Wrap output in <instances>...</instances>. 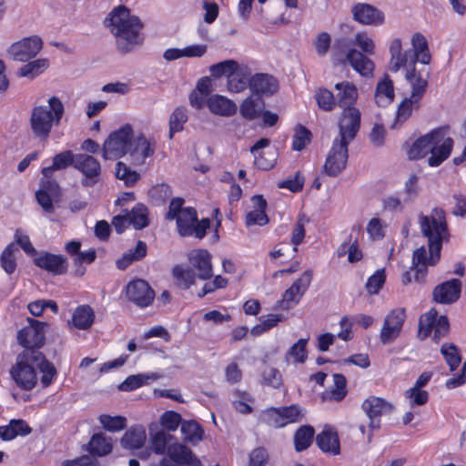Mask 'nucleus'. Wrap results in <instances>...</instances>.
Listing matches in <instances>:
<instances>
[{
    "instance_id": "f257e3e1",
    "label": "nucleus",
    "mask_w": 466,
    "mask_h": 466,
    "mask_svg": "<svg viewBox=\"0 0 466 466\" xmlns=\"http://www.w3.org/2000/svg\"><path fill=\"white\" fill-rule=\"evenodd\" d=\"M419 225L422 236L428 239L430 251L428 258L425 247L421 246L412 255L411 270L414 271L416 281L421 282L428 267L436 265L440 260L442 244L449 241L450 233L445 213L441 208H433L430 215L421 214L419 217Z\"/></svg>"
},
{
    "instance_id": "f03ea898",
    "label": "nucleus",
    "mask_w": 466,
    "mask_h": 466,
    "mask_svg": "<svg viewBox=\"0 0 466 466\" xmlns=\"http://www.w3.org/2000/svg\"><path fill=\"white\" fill-rule=\"evenodd\" d=\"M39 372L44 388L52 383L56 374L54 365L38 350H24L10 369L12 380L23 390H31L37 385Z\"/></svg>"
},
{
    "instance_id": "7ed1b4c3",
    "label": "nucleus",
    "mask_w": 466,
    "mask_h": 466,
    "mask_svg": "<svg viewBox=\"0 0 466 466\" xmlns=\"http://www.w3.org/2000/svg\"><path fill=\"white\" fill-rule=\"evenodd\" d=\"M108 25L116 37V47L120 53L127 54L143 43V24L127 7L115 8L110 13Z\"/></svg>"
},
{
    "instance_id": "20e7f679",
    "label": "nucleus",
    "mask_w": 466,
    "mask_h": 466,
    "mask_svg": "<svg viewBox=\"0 0 466 466\" xmlns=\"http://www.w3.org/2000/svg\"><path fill=\"white\" fill-rule=\"evenodd\" d=\"M452 146L453 141L447 137L446 130L437 128L419 137L408 149L407 155L410 159H420L431 153L428 164L438 167L449 157Z\"/></svg>"
},
{
    "instance_id": "39448f33",
    "label": "nucleus",
    "mask_w": 466,
    "mask_h": 466,
    "mask_svg": "<svg viewBox=\"0 0 466 466\" xmlns=\"http://www.w3.org/2000/svg\"><path fill=\"white\" fill-rule=\"evenodd\" d=\"M358 131L357 117L344 118L339 124V134L332 142L324 164L325 174L329 177H337L345 169L349 157L348 146L353 141Z\"/></svg>"
},
{
    "instance_id": "423d86ee",
    "label": "nucleus",
    "mask_w": 466,
    "mask_h": 466,
    "mask_svg": "<svg viewBox=\"0 0 466 466\" xmlns=\"http://www.w3.org/2000/svg\"><path fill=\"white\" fill-rule=\"evenodd\" d=\"M184 199L181 198H172L167 213L168 220L176 219L177 230L180 236H195L203 238L207 229L210 226L208 218L198 220V215L192 208H183Z\"/></svg>"
},
{
    "instance_id": "0eeeda50",
    "label": "nucleus",
    "mask_w": 466,
    "mask_h": 466,
    "mask_svg": "<svg viewBox=\"0 0 466 466\" xmlns=\"http://www.w3.org/2000/svg\"><path fill=\"white\" fill-rule=\"evenodd\" d=\"M64 105L57 96H51L47 105L35 106L32 108L29 124L33 135L46 140L54 127L58 125L64 115Z\"/></svg>"
},
{
    "instance_id": "6e6552de",
    "label": "nucleus",
    "mask_w": 466,
    "mask_h": 466,
    "mask_svg": "<svg viewBox=\"0 0 466 466\" xmlns=\"http://www.w3.org/2000/svg\"><path fill=\"white\" fill-rule=\"evenodd\" d=\"M352 44L360 51L355 48L349 49L346 53V60L360 76H372L375 66L367 56L375 54L376 45L373 38L366 31H360L355 34Z\"/></svg>"
},
{
    "instance_id": "1a4fd4ad",
    "label": "nucleus",
    "mask_w": 466,
    "mask_h": 466,
    "mask_svg": "<svg viewBox=\"0 0 466 466\" xmlns=\"http://www.w3.org/2000/svg\"><path fill=\"white\" fill-rule=\"evenodd\" d=\"M136 133L130 124H125L109 134L102 147L105 159H118L127 156Z\"/></svg>"
},
{
    "instance_id": "9d476101",
    "label": "nucleus",
    "mask_w": 466,
    "mask_h": 466,
    "mask_svg": "<svg viewBox=\"0 0 466 466\" xmlns=\"http://www.w3.org/2000/svg\"><path fill=\"white\" fill-rule=\"evenodd\" d=\"M335 90L337 91L335 95L337 104L343 109L339 124L341 123L344 118L353 119V117H357V130H359L360 126V112L354 106L359 97L356 86L351 82L342 81L335 85Z\"/></svg>"
},
{
    "instance_id": "9b49d317",
    "label": "nucleus",
    "mask_w": 466,
    "mask_h": 466,
    "mask_svg": "<svg viewBox=\"0 0 466 466\" xmlns=\"http://www.w3.org/2000/svg\"><path fill=\"white\" fill-rule=\"evenodd\" d=\"M406 319L404 308L392 309L386 314L380 330V340L383 345L391 344L400 336Z\"/></svg>"
},
{
    "instance_id": "f8f14e48",
    "label": "nucleus",
    "mask_w": 466,
    "mask_h": 466,
    "mask_svg": "<svg viewBox=\"0 0 466 466\" xmlns=\"http://www.w3.org/2000/svg\"><path fill=\"white\" fill-rule=\"evenodd\" d=\"M28 325L22 328L17 333V341L25 350H34L43 346L46 338V322L31 318L27 319Z\"/></svg>"
},
{
    "instance_id": "ddd939ff",
    "label": "nucleus",
    "mask_w": 466,
    "mask_h": 466,
    "mask_svg": "<svg viewBox=\"0 0 466 466\" xmlns=\"http://www.w3.org/2000/svg\"><path fill=\"white\" fill-rule=\"evenodd\" d=\"M419 331L423 338L428 337L432 332L433 339L439 342L449 332L448 319L445 316L438 317L437 310L431 309L420 317Z\"/></svg>"
},
{
    "instance_id": "4468645a",
    "label": "nucleus",
    "mask_w": 466,
    "mask_h": 466,
    "mask_svg": "<svg viewBox=\"0 0 466 466\" xmlns=\"http://www.w3.org/2000/svg\"><path fill=\"white\" fill-rule=\"evenodd\" d=\"M43 48L38 35L24 37L13 43L7 49V56L14 61L27 62L35 58Z\"/></svg>"
},
{
    "instance_id": "2eb2a0df",
    "label": "nucleus",
    "mask_w": 466,
    "mask_h": 466,
    "mask_svg": "<svg viewBox=\"0 0 466 466\" xmlns=\"http://www.w3.org/2000/svg\"><path fill=\"white\" fill-rule=\"evenodd\" d=\"M362 410L370 420L368 440L370 441L374 430L380 427V417L391 411L392 406L379 397H370L362 403Z\"/></svg>"
},
{
    "instance_id": "dca6fc26",
    "label": "nucleus",
    "mask_w": 466,
    "mask_h": 466,
    "mask_svg": "<svg viewBox=\"0 0 466 466\" xmlns=\"http://www.w3.org/2000/svg\"><path fill=\"white\" fill-rule=\"evenodd\" d=\"M75 168L83 175L81 184L84 187H93L101 176V165L94 157L87 154H76Z\"/></svg>"
},
{
    "instance_id": "f3484780",
    "label": "nucleus",
    "mask_w": 466,
    "mask_h": 466,
    "mask_svg": "<svg viewBox=\"0 0 466 466\" xmlns=\"http://www.w3.org/2000/svg\"><path fill=\"white\" fill-rule=\"evenodd\" d=\"M155 151V139L146 137L143 133H137L127 156L133 165L143 166L147 163V158L153 157Z\"/></svg>"
},
{
    "instance_id": "a211bd4d",
    "label": "nucleus",
    "mask_w": 466,
    "mask_h": 466,
    "mask_svg": "<svg viewBox=\"0 0 466 466\" xmlns=\"http://www.w3.org/2000/svg\"><path fill=\"white\" fill-rule=\"evenodd\" d=\"M312 280V271H304L299 279H297L292 285L285 290L280 301L281 308L289 309L297 305L303 295L306 293Z\"/></svg>"
},
{
    "instance_id": "6ab92c4d",
    "label": "nucleus",
    "mask_w": 466,
    "mask_h": 466,
    "mask_svg": "<svg viewBox=\"0 0 466 466\" xmlns=\"http://www.w3.org/2000/svg\"><path fill=\"white\" fill-rule=\"evenodd\" d=\"M354 21L368 26H380L385 22V15L379 8L365 3L355 4L351 7Z\"/></svg>"
},
{
    "instance_id": "aec40b11",
    "label": "nucleus",
    "mask_w": 466,
    "mask_h": 466,
    "mask_svg": "<svg viewBox=\"0 0 466 466\" xmlns=\"http://www.w3.org/2000/svg\"><path fill=\"white\" fill-rule=\"evenodd\" d=\"M127 299L140 308L149 306L155 298V292L143 279H134L126 288Z\"/></svg>"
},
{
    "instance_id": "412c9836",
    "label": "nucleus",
    "mask_w": 466,
    "mask_h": 466,
    "mask_svg": "<svg viewBox=\"0 0 466 466\" xmlns=\"http://www.w3.org/2000/svg\"><path fill=\"white\" fill-rule=\"evenodd\" d=\"M279 88V81L272 75L257 73L250 78L249 89L256 96H270L276 94Z\"/></svg>"
},
{
    "instance_id": "4be33fe9",
    "label": "nucleus",
    "mask_w": 466,
    "mask_h": 466,
    "mask_svg": "<svg viewBox=\"0 0 466 466\" xmlns=\"http://www.w3.org/2000/svg\"><path fill=\"white\" fill-rule=\"evenodd\" d=\"M207 44H191L183 48H167L163 53V58L167 61H175L181 58H201L208 53Z\"/></svg>"
},
{
    "instance_id": "5701e85b",
    "label": "nucleus",
    "mask_w": 466,
    "mask_h": 466,
    "mask_svg": "<svg viewBox=\"0 0 466 466\" xmlns=\"http://www.w3.org/2000/svg\"><path fill=\"white\" fill-rule=\"evenodd\" d=\"M390 61L389 68L391 72H398L401 68H410L411 53L402 49V42L400 38H394L390 45Z\"/></svg>"
},
{
    "instance_id": "b1692460",
    "label": "nucleus",
    "mask_w": 466,
    "mask_h": 466,
    "mask_svg": "<svg viewBox=\"0 0 466 466\" xmlns=\"http://www.w3.org/2000/svg\"><path fill=\"white\" fill-rule=\"evenodd\" d=\"M189 261L198 271L200 279L207 280L213 275L211 254L206 249H195L189 254Z\"/></svg>"
},
{
    "instance_id": "393cba45",
    "label": "nucleus",
    "mask_w": 466,
    "mask_h": 466,
    "mask_svg": "<svg viewBox=\"0 0 466 466\" xmlns=\"http://www.w3.org/2000/svg\"><path fill=\"white\" fill-rule=\"evenodd\" d=\"M461 291V280L453 279L437 286L433 291V298L439 303L450 304L459 299Z\"/></svg>"
},
{
    "instance_id": "a878e982",
    "label": "nucleus",
    "mask_w": 466,
    "mask_h": 466,
    "mask_svg": "<svg viewBox=\"0 0 466 466\" xmlns=\"http://www.w3.org/2000/svg\"><path fill=\"white\" fill-rule=\"evenodd\" d=\"M170 461L180 466H201L200 461L183 444L175 442L167 447Z\"/></svg>"
},
{
    "instance_id": "bb28decb",
    "label": "nucleus",
    "mask_w": 466,
    "mask_h": 466,
    "mask_svg": "<svg viewBox=\"0 0 466 466\" xmlns=\"http://www.w3.org/2000/svg\"><path fill=\"white\" fill-rule=\"evenodd\" d=\"M316 442L323 452L332 455H338L340 452L338 432L330 426L323 428L322 431L317 435Z\"/></svg>"
},
{
    "instance_id": "cd10ccee",
    "label": "nucleus",
    "mask_w": 466,
    "mask_h": 466,
    "mask_svg": "<svg viewBox=\"0 0 466 466\" xmlns=\"http://www.w3.org/2000/svg\"><path fill=\"white\" fill-rule=\"evenodd\" d=\"M405 78L411 87L410 96L422 100L428 86V75L423 76L415 66H410L406 68Z\"/></svg>"
},
{
    "instance_id": "c85d7f7f",
    "label": "nucleus",
    "mask_w": 466,
    "mask_h": 466,
    "mask_svg": "<svg viewBox=\"0 0 466 466\" xmlns=\"http://www.w3.org/2000/svg\"><path fill=\"white\" fill-rule=\"evenodd\" d=\"M413 54L410 57V66H416L417 62L429 65L431 56L429 50L427 39L420 33H415L411 37Z\"/></svg>"
},
{
    "instance_id": "c756f323",
    "label": "nucleus",
    "mask_w": 466,
    "mask_h": 466,
    "mask_svg": "<svg viewBox=\"0 0 466 466\" xmlns=\"http://www.w3.org/2000/svg\"><path fill=\"white\" fill-rule=\"evenodd\" d=\"M250 68L244 64H241L238 69L228 78V90L231 93H240L247 87H249L251 78Z\"/></svg>"
},
{
    "instance_id": "7c9ffc66",
    "label": "nucleus",
    "mask_w": 466,
    "mask_h": 466,
    "mask_svg": "<svg viewBox=\"0 0 466 466\" xmlns=\"http://www.w3.org/2000/svg\"><path fill=\"white\" fill-rule=\"evenodd\" d=\"M420 103L421 100L414 96H409L405 97L398 106L391 127H400L411 116L413 111L420 107Z\"/></svg>"
},
{
    "instance_id": "2f4dec72",
    "label": "nucleus",
    "mask_w": 466,
    "mask_h": 466,
    "mask_svg": "<svg viewBox=\"0 0 466 466\" xmlns=\"http://www.w3.org/2000/svg\"><path fill=\"white\" fill-rule=\"evenodd\" d=\"M253 209L247 213L246 224L248 226L268 224V218L266 214L267 201L261 195L254 196L251 198Z\"/></svg>"
},
{
    "instance_id": "473e14b6",
    "label": "nucleus",
    "mask_w": 466,
    "mask_h": 466,
    "mask_svg": "<svg viewBox=\"0 0 466 466\" xmlns=\"http://www.w3.org/2000/svg\"><path fill=\"white\" fill-rule=\"evenodd\" d=\"M37 267L54 274H62L66 270V258L62 255L46 253L35 259Z\"/></svg>"
},
{
    "instance_id": "72a5a7b5",
    "label": "nucleus",
    "mask_w": 466,
    "mask_h": 466,
    "mask_svg": "<svg viewBox=\"0 0 466 466\" xmlns=\"http://www.w3.org/2000/svg\"><path fill=\"white\" fill-rule=\"evenodd\" d=\"M208 109L215 115L231 116L237 112V105L221 95H213L207 100Z\"/></svg>"
},
{
    "instance_id": "f704fd0d",
    "label": "nucleus",
    "mask_w": 466,
    "mask_h": 466,
    "mask_svg": "<svg viewBox=\"0 0 466 466\" xmlns=\"http://www.w3.org/2000/svg\"><path fill=\"white\" fill-rule=\"evenodd\" d=\"M32 432L31 427L24 420H11L7 425L0 426V439L9 441L17 436H27Z\"/></svg>"
},
{
    "instance_id": "c9c22d12",
    "label": "nucleus",
    "mask_w": 466,
    "mask_h": 466,
    "mask_svg": "<svg viewBox=\"0 0 466 466\" xmlns=\"http://www.w3.org/2000/svg\"><path fill=\"white\" fill-rule=\"evenodd\" d=\"M147 440L146 430L143 426H134L128 429L121 439L125 449L137 450L143 447Z\"/></svg>"
},
{
    "instance_id": "e433bc0d",
    "label": "nucleus",
    "mask_w": 466,
    "mask_h": 466,
    "mask_svg": "<svg viewBox=\"0 0 466 466\" xmlns=\"http://www.w3.org/2000/svg\"><path fill=\"white\" fill-rule=\"evenodd\" d=\"M394 96L393 82L389 76H384L377 84L375 90V102L380 106H386L393 101Z\"/></svg>"
},
{
    "instance_id": "4c0bfd02",
    "label": "nucleus",
    "mask_w": 466,
    "mask_h": 466,
    "mask_svg": "<svg viewBox=\"0 0 466 466\" xmlns=\"http://www.w3.org/2000/svg\"><path fill=\"white\" fill-rule=\"evenodd\" d=\"M76 154H73L71 150H66L59 154H56L53 158V164L49 167L42 168V174L46 178L52 176L56 170H61L66 168L69 166L75 167Z\"/></svg>"
},
{
    "instance_id": "58836bf2",
    "label": "nucleus",
    "mask_w": 466,
    "mask_h": 466,
    "mask_svg": "<svg viewBox=\"0 0 466 466\" xmlns=\"http://www.w3.org/2000/svg\"><path fill=\"white\" fill-rule=\"evenodd\" d=\"M160 378L161 375L155 372L130 375L120 384L119 390L123 391H131L144 385H147L150 381H155Z\"/></svg>"
},
{
    "instance_id": "ea45409f",
    "label": "nucleus",
    "mask_w": 466,
    "mask_h": 466,
    "mask_svg": "<svg viewBox=\"0 0 466 466\" xmlns=\"http://www.w3.org/2000/svg\"><path fill=\"white\" fill-rule=\"evenodd\" d=\"M49 67V61L47 58H37L29 60L25 65L21 66L17 71L19 77H25L34 79L42 75Z\"/></svg>"
},
{
    "instance_id": "a19ab883",
    "label": "nucleus",
    "mask_w": 466,
    "mask_h": 466,
    "mask_svg": "<svg viewBox=\"0 0 466 466\" xmlns=\"http://www.w3.org/2000/svg\"><path fill=\"white\" fill-rule=\"evenodd\" d=\"M95 314L88 305L78 306L73 312L71 323L78 329H86L94 322Z\"/></svg>"
},
{
    "instance_id": "79ce46f5",
    "label": "nucleus",
    "mask_w": 466,
    "mask_h": 466,
    "mask_svg": "<svg viewBox=\"0 0 466 466\" xmlns=\"http://www.w3.org/2000/svg\"><path fill=\"white\" fill-rule=\"evenodd\" d=\"M147 255V245L143 241H138L134 249H129L116 260V267L119 269H126L134 261L143 258Z\"/></svg>"
},
{
    "instance_id": "37998d69",
    "label": "nucleus",
    "mask_w": 466,
    "mask_h": 466,
    "mask_svg": "<svg viewBox=\"0 0 466 466\" xmlns=\"http://www.w3.org/2000/svg\"><path fill=\"white\" fill-rule=\"evenodd\" d=\"M333 388L322 394L323 400L340 401L347 395L346 378L342 374H333Z\"/></svg>"
},
{
    "instance_id": "c03bdc74",
    "label": "nucleus",
    "mask_w": 466,
    "mask_h": 466,
    "mask_svg": "<svg viewBox=\"0 0 466 466\" xmlns=\"http://www.w3.org/2000/svg\"><path fill=\"white\" fill-rule=\"evenodd\" d=\"M112 441L103 433L94 434L88 443V451L91 454L105 456L112 451Z\"/></svg>"
},
{
    "instance_id": "a18cd8bd",
    "label": "nucleus",
    "mask_w": 466,
    "mask_h": 466,
    "mask_svg": "<svg viewBox=\"0 0 466 466\" xmlns=\"http://www.w3.org/2000/svg\"><path fill=\"white\" fill-rule=\"evenodd\" d=\"M127 216L129 225L135 229H142L148 225V210L147 208L141 203L137 204L130 212L127 213Z\"/></svg>"
},
{
    "instance_id": "49530a36",
    "label": "nucleus",
    "mask_w": 466,
    "mask_h": 466,
    "mask_svg": "<svg viewBox=\"0 0 466 466\" xmlns=\"http://www.w3.org/2000/svg\"><path fill=\"white\" fill-rule=\"evenodd\" d=\"M181 434L185 441L198 443L203 438L202 428L195 421L186 420L181 423Z\"/></svg>"
},
{
    "instance_id": "de8ad7c7",
    "label": "nucleus",
    "mask_w": 466,
    "mask_h": 466,
    "mask_svg": "<svg viewBox=\"0 0 466 466\" xmlns=\"http://www.w3.org/2000/svg\"><path fill=\"white\" fill-rule=\"evenodd\" d=\"M315 431L311 426H301L294 435V445L297 451L308 449L312 443Z\"/></svg>"
},
{
    "instance_id": "09e8293b",
    "label": "nucleus",
    "mask_w": 466,
    "mask_h": 466,
    "mask_svg": "<svg viewBox=\"0 0 466 466\" xmlns=\"http://www.w3.org/2000/svg\"><path fill=\"white\" fill-rule=\"evenodd\" d=\"M16 252L17 248L15 246V244L10 243L5 247L0 256L1 267L5 271V273L9 275L13 274L16 269Z\"/></svg>"
},
{
    "instance_id": "8fccbe9b",
    "label": "nucleus",
    "mask_w": 466,
    "mask_h": 466,
    "mask_svg": "<svg viewBox=\"0 0 466 466\" xmlns=\"http://www.w3.org/2000/svg\"><path fill=\"white\" fill-rule=\"evenodd\" d=\"M187 121V109L183 106L177 107L169 117V137L172 138L175 133L182 131Z\"/></svg>"
},
{
    "instance_id": "3c124183",
    "label": "nucleus",
    "mask_w": 466,
    "mask_h": 466,
    "mask_svg": "<svg viewBox=\"0 0 466 466\" xmlns=\"http://www.w3.org/2000/svg\"><path fill=\"white\" fill-rule=\"evenodd\" d=\"M173 276L176 283L181 289H187L195 282V275L193 271L180 265H177L173 268Z\"/></svg>"
},
{
    "instance_id": "603ef678",
    "label": "nucleus",
    "mask_w": 466,
    "mask_h": 466,
    "mask_svg": "<svg viewBox=\"0 0 466 466\" xmlns=\"http://www.w3.org/2000/svg\"><path fill=\"white\" fill-rule=\"evenodd\" d=\"M237 61L233 59L225 60L215 65H212L209 68L210 74L214 77H221L226 76L228 78V76H231L240 66Z\"/></svg>"
},
{
    "instance_id": "864d4df0",
    "label": "nucleus",
    "mask_w": 466,
    "mask_h": 466,
    "mask_svg": "<svg viewBox=\"0 0 466 466\" xmlns=\"http://www.w3.org/2000/svg\"><path fill=\"white\" fill-rule=\"evenodd\" d=\"M386 281V273L384 268L377 269L371 276H370L365 284L367 292L370 295H378L383 288Z\"/></svg>"
},
{
    "instance_id": "5fc2aeb1",
    "label": "nucleus",
    "mask_w": 466,
    "mask_h": 466,
    "mask_svg": "<svg viewBox=\"0 0 466 466\" xmlns=\"http://www.w3.org/2000/svg\"><path fill=\"white\" fill-rule=\"evenodd\" d=\"M240 115L248 120H253L259 116L260 106H258V100L253 96L246 97L239 108Z\"/></svg>"
},
{
    "instance_id": "6e6d98bb",
    "label": "nucleus",
    "mask_w": 466,
    "mask_h": 466,
    "mask_svg": "<svg viewBox=\"0 0 466 466\" xmlns=\"http://www.w3.org/2000/svg\"><path fill=\"white\" fill-rule=\"evenodd\" d=\"M172 436L164 431H157L151 435L150 446L157 454H164L167 451V443L171 441Z\"/></svg>"
},
{
    "instance_id": "4d7b16f0",
    "label": "nucleus",
    "mask_w": 466,
    "mask_h": 466,
    "mask_svg": "<svg viewBox=\"0 0 466 466\" xmlns=\"http://www.w3.org/2000/svg\"><path fill=\"white\" fill-rule=\"evenodd\" d=\"M386 222L380 218H372L367 224L366 231L371 240H380L385 237Z\"/></svg>"
},
{
    "instance_id": "13d9d810",
    "label": "nucleus",
    "mask_w": 466,
    "mask_h": 466,
    "mask_svg": "<svg viewBox=\"0 0 466 466\" xmlns=\"http://www.w3.org/2000/svg\"><path fill=\"white\" fill-rule=\"evenodd\" d=\"M116 176L118 179L123 180L127 186L135 185L140 177L137 172L132 170L123 162L116 163Z\"/></svg>"
},
{
    "instance_id": "bf43d9fd",
    "label": "nucleus",
    "mask_w": 466,
    "mask_h": 466,
    "mask_svg": "<svg viewBox=\"0 0 466 466\" xmlns=\"http://www.w3.org/2000/svg\"><path fill=\"white\" fill-rule=\"evenodd\" d=\"M99 422L106 431H119L126 427L127 419L123 416H110L102 414L99 416Z\"/></svg>"
},
{
    "instance_id": "052dcab7",
    "label": "nucleus",
    "mask_w": 466,
    "mask_h": 466,
    "mask_svg": "<svg viewBox=\"0 0 466 466\" xmlns=\"http://www.w3.org/2000/svg\"><path fill=\"white\" fill-rule=\"evenodd\" d=\"M441 352L451 370H455L461 364V356L458 348L454 344H443L441 348Z\"/></svg>"
},
{
    "instance_id": "680f3d73",
    "label": "nucleus",
    "mask_w": 466,
    "mask_h": 466,
    "mask_svg": "<svg viewBox=\"0 0 466 466\" xmlns=\"http://www.w3.org/2000/svg\"><path fill=\"white\" fill-rule=\"evenodd\" d=\"M404 397L410 407L422 406L428 402L429 393L427 390L411 387L405 391Z\"/></svg>"
},
{
    "instance_id": "e2e57ef3",
    "label": "nucleus",
    "mask_w": 466,
    "mask_h": 466,
    "mask_svg": "<svg viewBox=\"0 0 466 466\" xmlns=\"http://www.w3.org/2000/svg\"><path fill=\"white\" fill-rule=\"evenodd\" d=\"M260 420L263 423L273 428H282L285 426L279 408L272 407L265 410L261 413Z\"/></svg>"
},
{
    "instance_id": "0e129e2a",
    "label": "nucleus",
    "mask_w": 466,
    "mask_h": 466,
    "mask_svg": "<svg viewBox=\"0 0 466 466\" xmlns=\"http://www.w3.org/2000/svg\"><path fill=\"white\" fill-rule=\"evenodd\" d=\"M315 99L318 106L325 111L332 110L337 104L335 96L326 88H319L315 94Z\"/></svg>"
},
{
    "instance_id": "69168bd1",
    "label": "nucleus",
    "mask_w": 466,
    "mask_h": 466,
    "mask_svg": "<svg viewBox=\"0 0 466 466\" xmlns=\"http://www.w3.org/2000/svg\"><path fill=\"white\" fill-rule=\"evenodd\" d=\"M263 383L267 386L278 389L282 385V376L279 370L271 366H266L262 371Z\"/></svg>"
},
{
    "instance_id": "338daca9",
    "label": "nucleus",
    "mask_w": 466,
    "mask_h": 466,
    "mask_svg": "<svg viewBox=\"0 0 466 466\" xmlns=\"http://www.w3.org/2000/svg\"><path fill=\"white\" fill-rule=\"evenodd\" d=\"M310 132L304 127H299L295 130L292 139V149L301 151L310 142Z\"/></svg>"
},
{
    "instance_id": "774afa93",
    "label": "nucleus",
    "mask_w": 466,
    "mask_h": 466,
    "mask_svg": "<svg viewBox=\"0 0 466 466\" xmlns=\"http://www.w3.org/2000/svg\"><path fill=\"white\" fill-rule=\"evenodd\" d=\"M331 45V36L327 32H321L317 35L313 41V46L319 56H324L328 54Z\"/></svg>"
}]
</instances>
